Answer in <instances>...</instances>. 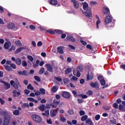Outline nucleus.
<instances>
[{"mask_svg":"<svg viewBox=\"0 0 125 125\" xmlns=\"http://www.w3.org/2000/svg\"><path fill=\"white\" fill-rule=\"evenodd\" d=\"M3 83H4L7 89H9V88H10V84L9 83H5L4 82H2Z\"/></svg>","mask_w":125,"mask_h":125,"instance_id":"obj_29","label":"nucleus"},{"mask_svg":"<svg viewBox=\"0 0 125 125\" xmlns=\"http://www.w3.org/2000/svg\"><path fill=\"white\" fill-rule=\"evenodd\" d=\"M66 40L72 42H76V39L71 36H68L66 37Z\"/></svg>","mask_w":125,"mask_h":125,"instance_id":"obj_11","label":"nucleus"},{"mask_svg":"<svg viewBox=\"0 0 125 125\" xmlns=\"http://www.w3.org/2000/svg\"><path fill=\"white\" fill-rule=\"evenodd\" d=\"M104 109V110H106L107 111L109 110L110 109V107L108 105H105L103 107Z\"/></svg>","mask_w":125,"mask_h":125,"instance_id":"obj_54","label":"nucleus"},{"mask_svg":"<svg viewBox=\"0 0 125 125\" xmlns=\"http://www.w3.org/2000/svg\"><path fill=\"white\" fill-rule=\"evenodd\" d=\"M34 79L37 81V82H40L41 81V78L37 76H34Z\"/></svg>","mask_w":125,"mask_h":125,"instance_id":"obj_56","label":"nucleus"},{"mask_svg":"<svg viewBox=\"0 0 125 125\" xmlns=\"http://www.w3.org/2000/svg\"><path fill=\"white\" fill-rule=\"evenodd\" d=\"M71 1L72 2H73L75 8H76L77 9L79 8V3H78V2L76 1V0H71Z\"/></svg>","mask_w":125,"mask_h":125,"instance_id":"obj_12","label":"nucleus"},{"mask_svg":"<svg viewBox=\"0 0 125 125\" xmlns=\"http://www.w3.org/2000/svg\"><path fill=\"white\" fill-rule=\"evenodd\" d=\"M101 85H105V80L103 79L101 81H100Z\"/></svg>","mask_w":125,"mask_h":125,"instance_id":"obj_57","label":"nucleus"},{"mask_svg":"<svg viewBox=\"0 0 125 125\" xmlns=\"http://www.w3.org/2000/svg\"><path fill=\"white\" fill-rule=\"evenodd\" d=\"M31 119L36 123H41L42 122V117L39 115L34 114L31 116Z\"/></svg>","mask_w":125,"mask_h":125,"instance_id":"obj_3","label":"nucleus"},{"mask_svg":"<svg viewBox=\"0 0 125 125\" xmlns=\"http://www.w3.org/2000/svg\"><path fill=\"white\" fill-rule=\"evenodd\" d=\"M46 33H49L51 35H55V32L52 29H48L46 31Z\"/></svg>","mask_w":125,"mask_h":125,"instance_id":"obj_24","label":"nucleus"},{"mask_svg":"<svg viewBox=\"0 0 125 125\" xmlns=\"http://www.w3.org/2000/svg\"><path fill=\"white\" fill-rule=\"evenodd\" d=\"M83 65H80L77 67V70L78 72H82V71H83Z\"/></svg>","mask_w":125,"mask_h":125,"instance_id":"obj_28","label":"nucleus"},{"mask_svg":"<svg viewBox=\"0 0 125 125\" xmlns=\"http://www.w3.org/2000/svg\"><path fill=\"white\" fill-rule=\"evenodd\" d=\"M58 112L56 109H52L50 111V115L52 118H54L57 115Z\"/></svg>","mask_w":125,"mask_h":125,"instance_id":"obj_7","label":"nucleus"},{"mask_svg":"<svg viewBox=\"0 0 125 125\" xmlns=\"http://www.w3.org/2000/svg\"><path fill=\"white\" fill-rule=\"evenodd\" d=\"M40 92H41L42 94H45V90L43 88H41L40 89Z\"/></svg>","mask_w":125,"mask_h":125,"instance_id":"obj_49","label":"nucleus"},{"mask_svg":"<svg viewBox=\"0 0 125 125\" xmlns=\"http://www.w3.org/2000/svg\"><path fill=\"white\" fill-rule=\"evenodd\" d=\"M86 124H88V125H93L92 121L90 119L87 120L86 121Z\"/></svg>","mask_w":125,"mask_h":125,"instance_id":"obj_35","label":"nucleus"},{"mask_svg":"<svg viewBox=\"0 0 125 125\" xmlns=\"http://www.w3.org/2000/svg\"><path fill=\"white\" fill-rule=\"evenodd\" d=\"M27 65H28V64L27 63V62H26L25 61H22V67H26L27 66Z\"/></svg>","mask_w":125,"mask_h":125,"instance_id":"obj_39","label":"nucleus"},{"mask_svg":"<svg viewBox=\"0 0 125 125\" xmlns=\"http://www.w3.org/2000/svg\"><path fill=\"white\" fill-rule=\"evenodd\" d=\"M38 46H42V41H39L37 43Z\"/></svg>","mask_w":125,"mask_h":125,"instance_id":"obj_63","label":"nucleus"},{"mask_svg":"<svg viewBox=\"0 0 125 125\" xmlns=\"http://www.w3.org/2000/svg\"><path fill=\"white\" fill-rule=\"evenodd\" d=\"M60 68H59L58 67H55L54 68V70L56 72V73H60Z\"/></svg>","mask_w":125,"mask_h":125,"instance_id":"obj_46","label":"nucleus"},{"mask_svg":"<svg viewBox=\"0 0 125 125\" xmlns=\"http://www.w3.org/2000/svg\"><path fill=\"white\" fill-rule=\"evenodd\" d=\"M97 4V2L95 1H91L90 2V5H92V6H94V5H96Z\"/></svg>","mask_w":125,"mask_h":125,"instance_id":"obj_50","label":"nucleus"},{"mask_svg":"<svg viewBox=\"0 0 125 125\" xmlns=\"http://www.w3.org/2000/svg\"><path fill=\"white\" fill-rule=\"evenodd\" d=\"M93 79V73H91L89 75L87 76V81H90Z\"/></svg>","mask_w":125,"mask_h":125,"instance_id":"obj_14","label":"nucleus"},{"mask_svg":"<svg viewBox=\"0 0 125 125\" xmlns=\"http://www.w3.org/2000/svg\"><path fill=\"white\" fill-rule=\"evenodd\" d=\"M13 114L14 115H16V116H18V115H19V114H20L19 110H16L13 112Z\"/></svg>","mask_w":125,"mask_h":125,"instance_id":"obj_41","label":"nucleus"},{"mask_svg":"<svg viewBox=\"0 0 125 125\" xmlns=\"http://www.w3.org/2000/svg\"><path fill=\"white\" fill-rule=\"evenodd\" d=\"M45 67H46L47 70L49 71V72H51V73H53V68L51 66V65L49 64H46L45 65Z\"/></svg>","mask_w":125,"mask_h":125,"instance_id":"obj_8","label":"nucleus"},{"mask_svg":"<svg viewBox=\"0 0 125 125\" xmlns=\"http://www.w3.org/2000/svg\"><path fill=\"white\" fill-rule=\"evenodd\" d=\"M113 21V18L111 16H107L104 20V22L105 26L107 27H110L109 24Z\"/></svg>","mask_w":125,"mask_h":125,"instance_id":"obj_4","label":"nucleus"},{"mask_svg":"<svg viewBox=\"0 0 125 125\" xmlns=\"http://www.w3.org/2000/svg\"><path fill=\"white\" fill-rule=\"evenodd\" d=\"M113 107L115 109H118L119 108V105H118V104L115 103L113 104Z\"/></svg>","mask_w":125,"mask_h":125,"instance_id":"obj_58","label":"nucleus"},{"mask_svg":"<svg viewBox=\"0 0 125 125\" xmlns=\"http://www.w3.org/2000/svg\"><path fill=\"white\" fill-rule=\"evenodd\" d=\"M46 122L49 125H52V121L51 120V119L49 118L47 119Z\"/></svg>","mask_w":125,"mask_h":125,"instance_id":"obj_48","label":"nucleus"},{"mask_svg":"<svg viewBox=\"0 0 125 125\" xmlns=\"http://www.w3.org/2000/svg\"><path fill=\"white\" fill-rule=\"evenodd\" d=\"M55 32H56L57 34H59V35H61V34H63V31L60 30H55Z\"/></svg>","mask_w":125,"mask_h":125,"instance_id":"obj_44","label":"nucleus"},{"mask_svg":"<svg viewBox=\"0 0 125 125\" xmlns=\"http://www.w3.org/2000/svg\"><path fill=\"white\" fill-rule=\"evenodd\" d=\"M60 121H61V122H63V123H65V122H66V119L65 118V117H61Z\"/></svg>","mask_w":125,"mask_h":125,"instance_id":"obj_62","label":"nucleus"},{"mask_svg":"<svg viewBox=\"0 0 125 125\" xmlns=\"http://www.w3.org/2000/svg\"><path fill=\"white\" fill-rule=\"evenodd\" d=\"M72 93L74 95V96H75V97H77L78 96V93H77V91L76 90H73L72 91Z\"/></svg>","mask_w":125,"mask_h":125,"instance_id":"obj_55","label":"nucleus"},{"mask_svg":"<svg viewBox=\"0 0 125 125\" xmlns=\"http://www.w3.org/2000/svg\"><path fill=\"white\" fill-rule=\"evenodd\" d=\"M27 88L28 89H30V90H34V87H33L31 84L28 85Z\"/></svg>","mask_w":125,"mask_h":125,"instance_id":"obj_38","label":"nucleus"},{"mask_svg":"<svg viewBox=\"0 0 125 125\" xmlns=\"http://www.w3.org/2000/svg\"><path fill=\"white\" fill-rule=\"evenodd\" d=\"M54 80L57 81L58 82H59L60 83L62 82V78H60V77H55Z\"/></svg>","mask_w":125,"mask_h":125,"instance_id":"obj_30","label":"nucleus"},{"mask_svg":"<svg viewBox=\"0 0 125 125\" xmlns=\"http://www.w3.org/2000/svg\"><path fill=\"white\" fill-rule=\"evenodd\" d=\"M16 63L17 65H21L22 64V61L20 58H17L16 61Z\"/></svg>","mask_w":125,"mask_h":125,"instance_id":"obj_19","label":"nucleus"},{"mask_svg":"<svg viewBox=\"0 0 125 125\" xmlns=\"http://www.w3.org/2000/svg\"><path fill=\"white\" fill-rule=\"evenodd\" d=\"M60 103V101L58 100L55 99L53 101V104H55L56 105H59V104Z\"/></svg>","mask_w":125,"mask_h":125,"instance_id":"obj_31","label":"nucleus"},{"mask_svg":"<svg viewBox=\"0 0 125 125\" xmlns=\"http://www.w3.org/2000/svg\"><path fill=\"white\" fill-rule=\"evenodd\" d=\"M14 82L13 80H11L10 81V84L15 88V89H18L19 87H21V85L19 82H18V79L17 78H15Z\"/></svg>","mask_w":125,"mask_h":125,"instance_id":"obj_2","label":"nucleus"},{"mask_svg":"<svg viewBox=\"0 0 125 125\" xmlns=\"http://www.w3.org/2000/svg\"><path fill=\"white\" fill-rule=\"evenodd\" d=\"M22 49H23V48L22 47L19 48L18 49L16 50L15 52V54H17V53H19V52H21V51L22 50Z\"/></svg>","mask_w":125,"mask_h":125,"instance_id":"obj_40","label":"nucleus"},{"mask_svg":"<svg viewBox=\"0 0 125 125\" xmlns=\"http://www.w3.org/2000/svg\"><path fill=\"white\" fill-rule=\"evenodd\" d=\"M103 13L104 15H107V14H110V10L108 7L105 6L103 10Z\"/></svg>","mask_w":125,"mask_h":125,"instance_id":"obj_10","label":"nucleus"},{"mask_svg":"<svg viewBox=\"0 0 125 125\" xmlns=\"http://www.w3.org/2000/svg\"><path fill=\"white\" fill-rule=\"evenodd\" d=\"M57 90H58V87H57L56 86H54L51 88V91H52V92H53V93L56 92V91H57Z\"/></svg>","mask_w":125,"mask_h":125,"instance_id":"obj_15","label":"nucleus"},{"mask_svg":"<svg viewBox=\"0 0 125 125\" xmlns=\"http://www.w3.org/2000/svg\"><path fill=\"white\" fill-rule=\"evenodd\" d=\"M83 4V9L85 11L84 12H83V14L88 18L91 17L92 16V14L91 12V9L88 7V4H87L86 2H84Z\"/></svg>","mask_w":125,"mask_h":125,"instance_id":"obj_1","label":"nucleus"},{"mask_svg":"<svg viewBox=\"0 0 125 125\" xmlns=\"http://www.w3.org/2000/svg\"><path fill=\"white\" fill-rule=\"evenodd\" d=\"M79 114L80 116H83V115L85 114V112L83 110H81L79 111Z\"/></svg>","mask_w":125,"mask_h":125,"instance_id":"obj_52","label":"nucleus"},{"mask_svg":"<svg viewBox=\"0 0 125 125\" xmlns=\"http://www.w3.org/2000/svg\"><path fill=\"white\" fill-rule=\"evenodd\" d=\"M119 108L120 111H122V112H125V107L124 106L123 104H120Z\"/></svg>","mask_w":125,"mask_h":125,"instance_id":"obj_22","label":"nucleus"},{"mask_svg":"<svg viewBox=\"0 0 125 125\" xmlns=\"http://www.w3.org/2000/svg\"><path fill=\"white\" fill-rule=\"evenodd\" d=\"M70 81H71V82H76V81H78V78L75 76H73L70 78Z\"/></svg>","mask_w":125,"mask_h":125,"instance_id":"obj_36","label":"nucleus"},{"mask_svg":"<svg viewBox=\"0 0 125 125\" xmlns=\"http://www.w3.org/2000/svg\"><path fill=\"white\" fill-rule=\"evenodd\" d=\"M4 68H5L6 70L7 71H12V68H11V67L8 66V65H4Z\"/></svg>","mask_w":125,"mask_h":125,"instance_id":"obj_32","label":"nucleus"},{"mask_svg":"<svg viewBox=\"0 0 125 125\" xmlns=\"http://www.w3.org/2000/svg\"><path fill=\"white\" fill-rule=\"evenodd\" d=\"M69 115H74V110L73 109H69L68 110Z\"/></svg>","mask_w":125,"mask_h":125,"instance_id":"obj_59","label":"nucleus"},{"mask_svg":"<svg viewBox=\"0 0 125 125\" xmlns=\"http://www.w3.org/2000/svg\"><path fill=\"white\" fill-rule=\"evenodd\" d=\"M39 110L43 112L45 110V105L44 104H42L39 107Z\"/></svg>","mask_w":125,"mask_h":125,"instance_id":"obj_16","label":"nucleus"},{"mask_svg":"<svg viewBox=\"0 0 125 125\" xmlns=\"http://www.w3.org/2000/svg\"><path fill=\"white\" fill-rule=\"evenodd\" d=\"M44 72V68L42 67L40 70L39 71L40 75H42V74H43Z\"/></svg>","mask_w":125,"mask_h":125,"instance_id":"obj_43","label":"nucleus"},{"mask_svg":"<svg viewBox=\"0 0 125 125\" xmlns=\"http://www.w3.org/2000/svg\"><path fill=\"white\" fill-rule=\"evenodd\" d=\"M27 58L31 62H33V61H34V58H33L32 56H27Z\"/></svg>","mask_w":125,"mask_h":125,"instance_id":"obj_45","label":"nucleus"},{"mask_svg":"<svg viewBox=\"0 0 125 125\" xmlns=\"http://www.w3.org/2000/svg\"><path fill=\"white\" fill-rule=\"evenodd\" d=\"M48 1L52 5H56L57 4V0H48Z\"/></svg>","mask_w":125,"mask_h":125,"instance_id":"obj_13","label":"nucleus"},{"mask_svg":"<svg viewBox=\"0 0 125 125\" xmlns=\"http://www.w3.org/2000/svg\"><path fill=\"white\" fill-rule=\"evenodd\" d=\"M11 67L13 68V69H16V65L14 63H11L10 64Z\"/></svg>","mask_w":125,"mask_h":125,"instance_id":"obj_60","label":"nucleus"},{"mask_svg":"<svg viewBox=\"0 0 125 125\" xmlns=\"http://www.w3.org/2000/svg\"><path fill=\"white\" fill-rule=\"evenodd\" d=\"M15 44L17 45V46H21V45H22V43L20 41H16Z\"/></svg>","mask_w":125,"mask_h":125,"instance_id":"obj_34","label":"nucleus"},{"mask_svg":"<svg viewBox=\"0 0 125 125\" xmlns=\"http://www.w3.org/2000/svg\"><path fill=\"white\" fill-rule=\"evenodd\" d=\"M13 93H14V94H17V96H19L21 95V91H20L19 92H18L17 91V90H15L13 91Z\"/></svg>","mask_w":125,"mask_h":125,"instance_id":"obj_25","label":"nucleus"},{"mask_svg":"<svg viewBox=\"0 0 125 125\" xmlns=\"http://www.w3.org/2000/svg\"><path fill=\"white\" fill-rule=\"evenodd\" d=\"M11 46V42H6L4 44V47L5 49H9Z\"/></svg>","mask_w":125,"mask_h":125,"instance_id":"obj_9","label":"nucleus"},{"mask_svg":"<svg viewBox=\"0 0 125 125\" xmlns=\"http://www.w3.org/2000/svg\"><path fill=\"white\" fill-rule=\"evenodd\" d=\"M10 116H7L4 118V125H9V121L10 120Z\"/></svg>","mask_w":125,"mask_h":125,"instance_id":"obj_6","label":"nucleus"},{"mask_svg":"<svg viewBox=\"0 0 125 125\" xmlns=\"http://www.w3.org/2000/svg\"><path fill=\"white\" fill-rule=\"evenodd\" d=\"M62 96L63 97V98H66V99H69L70 97H71V95L70 93L66 92V91H64L62 93Z\"/></svg>","mask_w":125,"mask_h":125,"instance_id":"obj_5","label":"nucleus"},{"mask_svg":"<svg viewBox=\"0 0 125 125\" xmlns=\"http://www.w3.org/2000/svg\"><path fill=\"white\" fill-rule=\"evenodd\" d=\"M58 52L61 53V54L64 53L63 52V47L61 46L58 47Z\"/></svg>","mask_w":125,"mask_h":125,"instance_id":"obj_20","label":"nucleus"},{"mask_svg":"<svg viewBox=\"0 0 125 125\" xmlns=\"http://www.w3.org/2000/svg\"><path fill=\"white\" fill-rule=\"evenodd\" d=\"M16 49V46L14 45H12L10 48L9 49V51H12V50H15Z\"/></svg>","mask_w":125,"mask_h":125,"instance_id":"obj_33","label":"nucleus"},{"mask_svg":"<svg viewBox=\"0 0 125 125\" xmlns=\"http://www.w3.org/2000/svg\"><path fill=\"white\" fill-rule=\"evenodd\" d=\"M93 93V92L91 90H89V91L86 92L87 95H91Z\"/></svg>","mask_w":125,"mask_h":125,"instance_id":"obj_61","label":"nucleus"},{"mask_svg":"<svg viewBox=\"0 0 125 125\" xmlns=\"http://www.w3.org/2000/svg\"><path fill=\"white\" fill-rule=\"evenodd\" d=\"M110 123H111V124H112V125H116V124H117V122H116V120L115 119L110 120Z\"/></svg>","mask_w":125,"mask_h":125,"instance_id":"obj_42","label":"nucleus"},{"mask_svg":"<svg viewBox=\"0 0 125 125\" xmlns=\"http://www.w3.org/2000/svg\"><path fill=\"white\" fill-rule=\"evenodd\" d=\"M90 86L91 87H98V84L97 83V82L92 83H90Z\"/></svg>","mask_w":125,"mask_h":125,"instance_id":"obj_21","label":"nucleus"},{"mask_svg":"<svg viewBox=\"0 0 125 125\" xmlns=\"http://www.w3.org/2000/svg\"><path fill=\"white\" fill-rule=\"evenodd\" d=\"M67 62H68V63H71V62H72V58H71L70 57H68L67 58Z\"/></svg>","mask_w":125,"mask_h":125,"instance_id":"obj_64","label":"nucleus"},{"mask_svg":"<svg viewBox=\"0 0 125 125\" xmlns=\"http://www.w3.org/2000/svg\"><path fill=\"white\" fill-rule=\"evenodd\" d=\"M42 114L43 115V116H45V117H49V110H46L45 112L42 113Z\"/></svg>","mask_w":125,"mask_h":125,"instance_id":"obj_18","label":"nucleus"},{"mask_svg":"<svg viewBox=\"0 0 125 125\" xmlns=\"http://www.w3.org/2000/svg\"><path fill=\"white\" fill-rule=\"evenodd\" d=\"M87 118H88L87 115H84L82 116L81 118L82 122H84L85 121H86V120H87Z\"/></svg>","mask_w":125,"mask_h":125,"instance_id":"obj_26","label":"nucleus"},{"mask_svg":"<svg viewBox=\"0 0 125 125\" xmlns=\"http://www.w3.org/2000/svg\"><path fill=\"white\" fill-rule=\"evenodd\" d=\"M30 105H29V104L28 103H24L21 105V107L23 108H29Z\"/></svg>","mask_w":125,"mask_h":125,"instance_id":"obj_27","label":"nucleus"},{"mask_svg":"<svg viewBox=\"0 0 125 125\" xmlns=\"http://www.w3.org/2000/svg\"><path fill=\"white\" fill-rule=\"evenodd\" d=\"M7 28H8V29H14V28H15V25L14 23H10L7 25Z\"/></svg>","mask_w":125,"mask_h":125,"instance_id":"obj_17","label":"nucleus"},{"mask_svg":"<svg viewBox=\"0 0 125 125\" xmlns=\"http://www.w3.org/2000/svg\"><path fill=\"white\" fill-rule=\"evenodd\" d=\"M62 81L64 84H68L70 82V80L68 78H64Z\"/></svg>","mask_w":125,"mask_h":125,"instance_id":"obj_23","label":"nucleus"},{"mask_svg":"<svg viewBox=\"0 0 125 125\" xmlns=\"http://www.w3.org/2000/svg\"><path fill=\"white\" fill-rule=\"evenodd\" d=\"M22 76H28V75H29V72L26 71V70H23L22 71Z\"/></svg>","mask_w":125,"mask_h":125,"instance_id":"obj_51","label":"nucleus"},{"mask_svg":"<svg viewBox=\"0 0 125 125\" xmlns=\"http://www.w3.org/2000/svg\"><path fill=\"white\" fill-rule=\"evenodd\" d=\"M101 23V21H100V20H98L96 21V25H97V29H99V26L98 25Z\"/></svg>","mask_w":125,"mask_h":125,"instance_id":"obj_47","label":"nucleus"},{"mask_svg":"<svg viewBox=\"0 0 125 125\" xmlns=\"http://www.w3.org/2000/svg\"><path fill=\"white\" fill-rule=\"evenodd\" d=\"M72 72V68H68L65 70V73L66 74H69V73H71Z\"/></svg>","mask_w":125,"mask_h":125,"instance_id":"obj_37","label":"nucleus"},{"mask_svg":"<svg viewBox=\"0 0 125 125\" xmlns=\"http://www.w3.org/2000/svg\"><path fill=\"white\" fill-rule=\"evenodd\" d=\"M95 119L96 120V121H99V120H100V115H97L95 116Z\"/></svg>","mask_w":125,"mask_h":125,"instance_id":"obj_53","label":"nucleus"}]
</instances>
